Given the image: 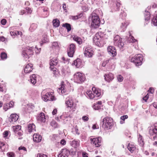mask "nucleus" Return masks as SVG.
<instances>
[{"instance_id": "obj_1", "label": "nucleus", "mask_w": 157, "mask_h": 157, "mask_svg": "<svg viewBox=\"0 0 157 157\" xmlns=\"http://www.w3.org/2000/svg\"><path fill=\"white\" fill-rule=\"evenodd\" d=\"M108 36L102 32H98L96 33L93 39L94 43L99 46H102L105 43V40L108 37Z\"/></svg>"}, {"instance_id": "obj_2", "label": "nucleus", "mask_w": 157, "mask_h": 157, "mask_svg": "<svg viewBox=\"0 0 157 157\" xmlns=\"http://www.w3.org/2000/svg\"><path fill=\"white\" fill-rule=\"evenodd\" d=\"M102 122L101 127L105 130L111 129L113 125V120L109 117H107L104 118Z\"/></svg>"}, {"instance_id": "obj_3", "label": "nucleus", "mask_w": 157, "mask_h": 157, "mask_svg": "<svg viewBox=\"0 0 157 157\" xmlns=\"http://www.w3.org/2000/svg\"><path fill=\"white\" fill-rule=\"evenodd\" d=\"M42 98L45 101L56 100V98L53 95L52 92H46L45 90H43L41 94Z\"/></svg>"}, {"instance_id": "obj_4", "label": "nucleus", "mask_w": 157, "mask_h": 157, "mask_svg": "<svg viewBox=\"0 0 157 157\" xmlns=\"http://www.w3.org/2000/svg\"><path fill=\"white\" fill-rule=\"evenodd\" d=\"M33 47L27 46L23 49L22 55L26 61L30 57L29 56L33 54Z\"/></svg>"}, {"instance_id": "obj_5", "label": "nucleus", "mask_w": 157, "mask_h": 157, "mask_svg": "<svg viewBox=\"0 0 157 157\" xmlns=\"http://www.w3.org/2000/svg\"><path fill=\"white\" fill-rule=\"evenodd\" d=\"M143 59V55L140 54H139L136 55L132 58L131 61L134 63L136 66H139L142 64Z\"/></svg>"}, {"instance_id": "obj_6", "label": "nucleus", "mask_w": 157, "mask_h": 157, "mask_svg": "<svg viewBox=\"0 0 157 157\" xmlns=\"http://www.w3.org/2000/svg\"><path fill=\"white\" fill-rule=\"evenodd\" d=\"M74 82L78 83H80L85 80L84 75L79 72L76 73L74 75Z\"/></svg>"}, {"instance_id": "obj_7", "label": "nucleus", "mask_w": 157, "mask_h": 157, "mask_svg": "<svg viewBox=\"0 0 157 157\" xmlns=\"http://www.w3.org/2000/svg\"><path fill=\"white\" fill-rule=\"evenodd\" d=\"M91 26L94 28H98L100 23V21L98 16L96 14H93L92 17Z\"/></svg>"}, {"instance_id": "obj_8", "label": "nucleus", "mask_w": 157, "mask_h": 157, "mask_svg": "<svg viewBox=\"0 0 157 157\" xmlns=\"http://www.w3.org/2000/svg\"><path fill=\"white\" fill-rule=\"evenodd\" d=\"M65 104L66 106L70 109H75L76 105L74 103L72 97L71 96L67 97L65 100Z\"/></svg>"}, {"instance_id": "obj_9", "label": "nucleus", "mask_w": 157, "mask_h": 157, "mask_svg": "<svg viewBox=\"0 0 157 157\" xmlns=\"http://www.w3.org/2000/svg\"><path fill=\"white\" fill-rule=\"evenodd\" d=\"M122 38L119 36H116L114 38V44L120 48H122L124 46V44L122 42Z\"/></svg>"}, {"instance_id": "obj_10", "label": "nucleus", "mask_w": 157, "mask_h": 157, "mask_svg": "<svg viewBox=\"0 0 157 157\" xmlns=\"http://www.w3.org/2000/svg\"><path fill=\"white\" fill-rule=\"evenodd\" d=\"M90 140L91 143L95 147H99L101 145L102 138L101 137L91 138Z\"/></svg>"}, {"instance_id": "obj_11", "label": "nucleus", "mask_w": 157, "mask_h": 157, "mask_svg": "<svg viewBox=\"0 0 157 157\" xmlns=\"http://www.w3.org/2000/svg\"><path fill=\"white\" fill-rule=\"evenodd\" d=\"M93 51L92 47L90 46L86 47L84 49V55L88 58H91L93 55Z\"/></svg>"}, {"instance_id": "obj_12", "label": "nucleus", "mask_w": 157, "mask_h": 157, "mask_svg": "<svg viewBox=\"0 0 157 157\" xmlns=\"http://www.w3.org/2000/svg\"><path fill=\"white\" fill-rule=\"evenodd\" d=\"M75 49V45L73 44H70L67 50V54L69 57H72L73 56Z\"/></svg>"}, {"instance_id": "obj_13", "label": "nucleus", "mask_w": 157, "mask_h": 157, "mask_svg": "<svg viewBox=\"0 0 157 157\" xmlns=\"http://www.w3.org/2000/svg\"><path fill=\"white\" fill-rule=\"evenodd\" d=\"M58 62V60L56 57L52 58L50 60V68L53 71H56V68H54V66H56L57 65Z\"/></svg>"}, {"instance_id": "obj_14", "label": "nucleus", "mask_w": 157, "mask_h": 157, "mask_svg": "<svg viewBox=\"0 0 157 157\" xmlns=\"http://www.w3.org/2000/svg\"><path fill=\"white\" fill-rule=\"evenodd\" d=\"M70 155V151L68 150L66 148L63 149L58 155V157H68Z\"/></svg>"}, {"instance_id": "obj_15", "label": "nucleus", "mask_w": 157, "mask_h": 157, "mask_svg": "<svg viewBox=\"0 0 157 157\" xmlns=\"http://www.w3.org/2000/svg\"><path fill=\"white\" fill-rule=\"evenodd\" d=\"M149 132L151 135H153L154 134L157 135V123L150 127Z\"/></svg>"}, {"instance_id": "obj_16", "label": "nucleus", "mask_w": 157, "mask_h": 157, "mask_svg": "<svg viewBox=\"0 0 157 157\" xmlns=\"http://www.w3.org/2000/svg\"><path fill=\"white\" fill-rule=\"evenodd\" d=\"M33 69V65L31 63L27 64L24 69V72L26 73H29L31 72Z\"/></svg>"}, {"instance_id": "obj_17", "label": "nucleus", "mask_w": 157, "mask_h": 157, "mask_svg": "<svg viewBox=\"0 0 157 157\" xmlns=\"http://www.w3.org/2000/svg\"><path fill=\"white\" fill-rule=\"evenodd\" d=\"M109 53L113 56H114L117 55L116 50L114 47L113 46H110L107 48Z\"/></svg>"}, {"instance_id": "obj_18", "label": "nucleus", "mask_w": 157, "mask_h": 157, "mask_svg": "<svg viewBox=\"0 0 157 157\" xmlns=\"http://www.w3.org/2000/svg\"><path fill=\"white\" fill-rule=\"evenodd\" d=\"M104 76L105 80L109 82L112 81L114 78L113 75L110 72L105 74Z\"/></svg>"}, {"instance_id": "obj_19", "label": "nucleus", "mask_w": 157, "mask_h": 157, "mask_svg": "<svg viewBox=\"0 0 157 157\" xmlns=\"http://www.w3.org/2000/svg\"><path fill=\"white\" fill-rule=\"evenodd\" d=\"M33 140L34 142L39 143L41 140V136L39 134H34L33 135Z\"/></svg>"}, {"instance_id": "obj_20", "label": "nucleus", "mask_w": 157, "mask_h": 157, "mask_svg": "<svg viewBox=\"0 0 157 157\" xmlns=\"http://www.w3.org/2000/svg\"><path fill=\"white\" fill-rule=\"evenodd\" d=\"M19 118V116L16 114H12L9 118V121L10 122H15L17 121Z\"/></svg>"}, {"instance_id": "obj_21", "label": "nucleus", "mask_w": 157, "mask_h": 157, "mask_svg": "<svg viewBox=\"0 0 157 157\" xmlns=\"http://www.w3.org/2000/svg\"><path fill=\"white\" fill-rule=\"evenodd\" d=\"M47 117H46L43 113H41L38 116L37 119L38 121L44 122H45Z\"/></svg>"}, {"instance_id": "obj_22", "label": "nucleus", "mask_w": 157, "mask_h": 157, "mask_svg": "<svg viewBox=\"0 0 157 157\" xmlns=\"http://www.w3.org/2000/svg\"><path fill=\"white\" fill-rule=\"evenodd\" d=\"M35 126L33 124H29L28 125V132H30L36 131Z\"/></svg>"}, {"instance_id": "obj_23", "label": "nucleus", "mask_w": 157, "mask_h": 157, "mask_svg": "<svg viewBox=\"0 0 157 157\" xmlns=\"http://www.w3.org/2000/svg\"><path fill=\"white\" fill-rule=\"evenodd\" d=\"M128 25V22L125 20H124L122 21L120 25V28L121 29L122 31H124Z\"/></svg>"}, {"instance_id": "obj_24", "label": "nucleus", "mask_w": 157, "mask_h": 157, "mask_svg": "<svg viewBox=\"0 0 157 157\" xmlns=\"http://www.w3.org/2000/svg\"><path fill=\"white\" fill-rule=\"evenodd\" d=\"M92 91L94 94L95 95V96L99 97L101 95L100 90L98 89H97L95 87H93L92 88Z\"/></svg>"}, {"instance_id": "obj_25", "label": "nucleus", "mask_w": 157, "mask_h": 157, "mask_svg": "<svg viewBox=\"0 0 157 157\" xmlns=\"http://www.w3.org/2000/svg\"><path fill=\"white\" fill-rule=\"evenodd\" d=\"M127 148L131 152H133L136 149L135 146L132 143H129L127 146Z\"/></svg>"}, {"instance_id": "obj_26", "label": "nucleus", "mask_w": 157, "mask_h": 157, "mask_svg": "<svg viewBox=\"0 0 157 157\" xmlns=\"http://www.w3.org/2000/svg\"><path fill=\"white\" fill-rule=\"evenodd\" d=\"M74 64L76 67L79 68L82 67V62L81 60L79 59H77L74 61Z\"/></svg>"}, {"instance_id": "obj_27", "label": "nucleus", "mask_w": 157, "mask_h": 157, "mask_svg": "<svg viewBox=\"0 0 157 157\" xmlns=\"http://www.w3.org/2000/svg\"><path fill=\"white\" fill-rule=\"evenodd\" d=\"M63 82H62L61 86L58 90V92L60 94L61 93L63 94L65 93L66 90L65 89V85L63 84Z\"/></svg>"}, {"instance_id": "obj_28", "label": "nucleus", "mask_w": 157, "mask_h": 157, "mask_svg": "<svg viewBox=\"0 0 157 157\" xmlns=\"http://www.w3.org/2000/svg\"><path fill=\"white\" fill-rule=\"evenodd\" d=\"M73 39L76 41L79 44H81L82 43V40L81 38L77 36H74L73 37Z\"/></svg>"}, {"instance_id": "obj_29", "label": "nucleus", "mask_w": 157, "mask_h": 157, "mask_svg": "<svg viewBox=\"0 0 157 157\" xmlns=\"http://www.w3.org/2000/svg\"><path fill=\"white\" fill-rule=\"evenodd\" d=\"M115 4L116 6L113 11H118L120 10V7L121 5L120 2L119 0H117L115 2Z\"/></svg>"}, {"instance_id": "obj_30", "label": "nucleus", "mask_w": 157, "mask_h": 157, "mask_svg": "<svg viewBox=\"0 0 157 157\" xmlns=\"http://www.w3.org/2000/svg\"><path fill=\"white\" fill-rule=\"evenodd\" d=\"M31 82L34 85L36 82V76L35 74L32 75L30 77Z\"/></svg>"}, {"instance_id": "obj_31", "label": "nucleus", "mask_w": 157, "mask_h": 157, "mask_svg": "<svg viewBox=\"0 0 157 157\" xmlns=\"http://www.w3.org/2000/svg\"><path fill=\"white\" fill-rule=\"evenodd\" d=\"M71 144L72 147L76 148L79 145V141L74 140L72 141Z\"/></svg>"}, {"instance_id": "obj_32", "label": "nucleus", "mask_w": 157, "mask_h": 157, "mask_svg": "<svg viewBox=\"0 0 157 157\" xmlns=\"http://www.w3.org/2000/svg\"><path fill=\"white\" fill-rule=\"evenodd\" d=\"M86 93L87 95L90 99H93L95 97V95L93 92V91H87L86 92Z\"/></svg>"}, {"instance_id": "obj_33", "label": "nucleus", "mask_w": 157, "mask_h": 157, "mask_svg": "<svg viewBox=\"0 0 157 157\" xmlns=\"http://www.w3.org/2000/svg\"><path fill=\"white\" fill-rule=\"evenodd\" d=\"M52 47L53 49L55 48L57 51L59 49V46L56 42H54L52 43Z\"/></svg>"}, {"instance_id": "obj_34", "label": "nucleus", "mask_w": 157, "mask_h": 157, "mask_svg": "<svg viewBox=\"0 0 157 157\" xmlns=\"http://www.w3.org/2000/svg\"><path fill=\"white\" fill-rule=\"evenodd\" d=\"M52 23L53 26L55 27H57L59 25V21L57 19L53 20Z\"/></svg>"}, {"instance_id": "obj_35", "label": "nucleus", "mask_w": 157, "mask_h": 157, "mask_svg": "<svg viewBox=\"0 0 157 157\" xmlns=\"http://www.w3.org/2000/svg\"><path fill=\"white\" fill-rule=\"evenodd\" d=\"M138 143L139 145L141 146H144V143L142 138V137L141 136L139 135V137L138 138Z\"/></svg>"}, {"instance_id": "obj_36", "label": "nucleus", "mask_w": 157, "mask_h": 157, "mask_svg": "<svg viewBox=\"0 0 157 157\" xmlns=\"http://www.w3.org/2000/svg\"><path fill=\"white\" fill-rule=\"evenodd\" d=\"M145 14V19L146 21H148L150 17V14L149 12L146 11Z\"/></svg>"}, {"instance_id": "obj_37", "label": "nucleus", "mask_w": 157, "mask_h": 157, "mask_svg": "<svg viewBox=\"0 0 157 157\" xmlns=\"http://www.w3.org/2000/svg\"><path fill=\"white\" fill-rule=\"evenodd\" d=\"M37 25L36 24L34 23L33 24L31 25L29 29V30L31 32H32L34 31L37 28Z\"/></svg>"}, {"instance_id": "obj_38", "label": "nucleus", "mask_w": 157, "mask_h": 157, "mask_svg": "<svg viewBox=\"0 0 157 157\" xmlns=\"http://www.w3.org/2000/svg\"><path fill=\"white\" fill-rule=\"evenodd\" d=\"M63 26L66 28L68 32L70 31L71 30V25L69 24L66 23L63 24Z\"/></svg>"}, {"instance_id": "obj_39", "label": "nucleus", "mask_w": 157, "mask_h": 157, "mask_svg": "<svg viewBox=\"0 0 157 157\" xmlns=\"http://www.w3.org/2000/svg\"><path fill=\"white\" fill-rule=\"evenodd\" d=\"M128 116L127 115H123L122 116H121V117L120 118L122 121H120V124H123L124 123V121H125V120L126 119H127L128 118Z\"/></svg>"}, {"instance_id": "obj_40", "label": "nucleus", "mask_w": 157, "mask_h": 157, "mask_svg": "<svg viewBox=\"0 0 157 157\" xmlns=\"http://www.w3.org/2000/svg\"><path fill=\"white\" fill-rule=\"evenodd\" d=\"M47 42L48 40L47 36L46 35H44L43 36V39L40 42V45L41 46L43 43H45Z\"/></svg>"}, {"instance_id": "obj_41", "label": "nucleus", "mask_w": 157, "mask_h": 157, "mask_svg": "<svg viewBox=\"0 0 157 157\" xmlns=\"http://www.w3.org/2000/svg\"><path fill=\"white\" fill-rule=\"evenodd\" d=\"M152 24L155 26H157V15L154 16L152 20Z\"/></svg>"}, {"instance_id": "obj_42", "label": "nucleus", "mask_w": 157, "mask_h": 157, "mask_svg": "<svg viewBox=\"0 0 157 157\" xmlns=\"http://www.w3.org/2000/svg\"><path fill=\"white\" fill-rule=\"evenodd\" d=\"M8 148V146L7 144L3 143V146H2V148L1 149L0 151H6Z\"/></svg>"}, {"instance_id": "obj_43", "label": "nucleus", "mask_w": 157, "mask_h": 157, "mask_svg": "<svg viewBox=\"0 0 157 157\" xmlns=\"http://www.w3.org/2000/svg\"><path fill=\"white\" fill-rule=\"evenodd\" d=\"M82 16V13H80L79 14V15H78L71 16V18L73 20H77L79 18L81 17Z\"/></svg>"}, {"instance_id": "obj_44", "label": "nucleus", "mask_w": 157, "mask_h": 157, "mask_svg": "<svg viewBox=\"0 0 157 157\" xmlns=\"http://www.w3.org/2000/svg\"><path fill=\"white\" fill-rule=\"evenodd\" d=\"M21 129V126L20 125H17L13 127V129L14 132H17Z\"/></svg>"}, {"instance_id": "obj_45", "label": "nucleus", "mask_w": 157, "mask_h": 157, "mask_svg": "<svg viewBox=\"0 0 157 157\" xmlns=\"http://www.w3.org/2000/svg\"><path fill=\"white\" fill-rule=\"evenodd\" d=\"M92 107L93 109L95 110H99L101 109V107L100 106H99L96 103H94Z\"/></svg>"}, {"instance_id": "obj_46", "label": "nucleus", "mask_w": 157, "mask_h": 157, "mask_svg": "<svg viewBox=\"0 0 157 157\" xmlns=\"http://www.w3.org/2000/svg\"><path fill=\"white\" fill-rule=\"evenodd\" d=\"M1 58L2 59H6L7 58V55L5 52H2L1 54Z\"/></svg>"}, {"instance_id": "obj_47", "label": "nucleus", "mask_w": 157, "mask_h": 157, "mask_svg": "<svg viewBox=\"0 0 157 157\" xmlns=\"http://www.w3.org/2000/svg\"><path fill=\"white\" fill-rule=\"evenodd\" d=\"M129 38L130 39H129V41L131 42L135 43V42L136 41V40L135 39L134 37L131 35V34L130 32H129Z\"/></svg>"}, {"instance_id": "obj_48", "label": "nucleus", "mask_w": 157, "mask_h": 157, "mask_svg": "<svg viewBox=\"0 0 157 157\" xmlns=\"http://www.w3.org/2000/svg\"><path fill=\"white\" fill-rule=\"evenodd\" d=\"M109 63L110 64H113L116 62V59L115 58H110L108 59Z\"/></svg>"}, {"instance_id": "obj_49", "label": "nucleus", "mask_w": 157, "mask_h": 157, "mask_svg": "<svg viewBox=\"0 0 157 157\" xmlns=\"http://www.w3.org/2000/svg\"><path fill=\"white\" fill-rule=\"evenodd\" d=\"M7 155L8 157H14L15 154L12 152H9L7 153Z\"/></svg>"}, {"instance_id": "obj_50", "label": "nucleus", "mask_w": 157, "mask_h": 157, "mask_svg": "<svg viewBox=\"0 0 157 157\" xmlns=\"http://www.w3.org/2000/svg\"><path fill=\"white\" fill-rule=\"evenodd\" d=\"M10 105H8V104H6V105H4L3 106V109L5 111H6L8 109L10 108Z\"/></svg>"}, {"instance_id": "obj_51", "label": "nucleus", "mask_w": 157, "mask_h": 157, "mask_svg": "<svg viewBox=\"0 0 157 157\" xmlns=\"http://www.w3.org/2000/svg\"><path fill=\"white\" fill-rule=\"evenodd\" d=\"M51 125L54 128H56L57 127V123L54 121H52L51 122Z\"/></svg>"}, {"instance_id": "obj_52", "label": "nucleus", "mask_w": 157, "mask_h": 157, "mask_svg": "<svg viewBox=\"0 0 157 157\" xmlns=\"http://www.w3.org/2000/svg\"><path fill=\"white\" fill-rule=\"evenodd\" d=\"M36 157H48V156L46 155L39 153L37 154Z\"/></svg>"}, {"instance_id": "obj_53", "label": "nucleus", "mask_w": 157, "mask_h": 157, "mask_svg": "<svg viewBox=\"0 0 157 157\" xmlns=\"http://www.w3.org/2000/svg\"><path fill=\"white\" fill-rule=\"evenodd\" d=\"M117 79L119 82H122L123 80V77L121 75H119L117 76Z\"/></svg>"}, {"instance_id": "obj_54", "label": "nucleus", "mask_w": 157, "mask_h": 157, "mask_svg": "<svg viewBox=\"0 0 157 157\" xmlns=\"http://www.w3.org/2000/svg\"><path fill=\"white\" fill-rule=\"evenodd\" d=\"M108 63H109L108 59L105 60L103 61L102 63V66L103 67H104L106 66V64Z\"/></svg>"}, {"instance_id": "obj_55", "label": "nucleus", "mask_w": 157, "mask_h": 157, "mask_svg": "<svg viewBox=\"0 0 157 157\" xmlns=\"http://www.w3.org/2000/svg\"><path fill=\"white\" fill-rule=\"evenodd\" d=\"M18 150H23L24 151L23 152L24 153H25L26 151V148L24 147L21 146L19 147Z\"/></svg>"}, {"instance_id": "obj_56", "label": "nucleus", "mask_w": 157, "mask_h": 157, "mask_svg": "<svg viewBox=\"0 0 157 157\" xmlns=\"http://www.w3.org/2000/svg\"><path fill=\"white\" fill-rule=\"evenodd\" d=\"M73 131L74 132L75 134H76L77 135H79L80 134V133L78 131V128H74L73 129Z\"/></svg>"}, {"instance_id": "obj_57", "label": "nucleus", "mask_w": 157, "mask_h": 157, "mask_svg": "<svg viewBox=\"0 0 157 157\" xmlns=\"http://www.w3.org/2000/svg\"><path fill=\"white\" fill-rule=\"evenodd\" d=\"M82 119L84 121H88L89 118L87 116H84L82 117Z\"/></svg>"}, {"instance_id": "obj_58", "label": "nucleus", "mask_w": 157, "mask_h": 157, "mask_svg": "<svg viewBox=\"0 0 157 157\" xmlns=\"http://www.w3.org/2000/svg\"><path fill=\"white\" fill-rule=\"evenodd\" d=\"M126 16V14L124 12H121L120 14V17H123L122 18Z\"/></svg>"}, {"instance_id": "obj_59", "label": "nucleus", "mask_w": 157, "mask_h": 157, "mask_svg": "<svg viewBox=\"0 0 157 157\" xmlns=\"http://www.w3.org/2000/svg\"><path fill=\"white\" fill-rule=\"evenodd\" d=\"M35 48L36 49V53L37 54H39L41 51V48H38L36 47V46L35 47Z\"/></svg>"}, {"instance_id": "obj_60", "label": "nucleus", "mask_w": 157, "mask_h": 157, "mask_svg": "<svg viewBox=\"0 0 157 157\" xmlns=\"http://www.w3.org/2000/svg\"><path fill=\"white\" fill-rule=\"evenodd\" d=\"M1 24L3 25H5L6 23V20L5 19H3L1 21Z\"/></svg>"}, {"instance_id": "obj_61", "label": "nucleus", "mask_w": 157, "mask_h": 157, "mask_svg": "<svg viewBox=\"0 0 157 157\" xmlns=\"http://www.w3.org/2000/svg\"><path fill=\"white\" fill-rule=\"evenodd\" d=\"M60 143L61 144L63 145H64L66 144V141L64 139H62L61 140Z\"/></svg>"}, {"instance_id": "obj_62", "label": "nucleus", "mask_w": 157, "mask_h": 157, "mask_svg": "<svg viewBox=\"0 0 157 157\" xmlns=\"http://www.w3.org/2000/svg\"><path fill=\"white\" fill-rule=\"evenodd\" d=\"M26 10L27 11V13H31L32 12V10L31 9L27 7L26 8Z\"/></svg>"}, {"instance_id": "obj_63", "label": "nucleus", "mask_w": 157, "mask_h": 157, "mask_svg": "<svg viewBox=\"0 0 157 157\" xmlns=\"http://www.w3.org/2000/svg\"><path fill=\"white\" fill-rule=\"evenodd\" d=\"M15 32L16 33V36L20 35L21 36L22 35V33L20 31H15Z\"/></svg>"}, {"instance_id": "obj_64", "label": "nucleus", "mask_w": 157, "mask_h": 157, "mask_svg": "<svg viewBox=\"0 0 157 157\" xmlns=\"http://www.w3.org/2000/svg\"><path fill=\"white\" fill-rule=\"evenodd\" d=\"M8 132L7 131H5L3 133V135L4 137H7L8 135Z\"/></svg>"}]
</instances>
